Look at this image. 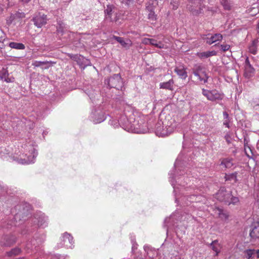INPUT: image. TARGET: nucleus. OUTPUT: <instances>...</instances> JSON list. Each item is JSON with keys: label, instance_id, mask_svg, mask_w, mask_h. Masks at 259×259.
I'll return each instance as SVG.
<instances>
[{"label": "nucleus", "instance_id": "ddd939ff", "mask_svg": "<svg viewBox=\"0 0 259 259\" xmlns=\"http://www.w3.org/2000/svg\"><path fill=\"white\" fill-rule=\"evenodd\" d=\"M34 222L36 223L37 226L40 228H45L48 225V217L41 212H36L34 215Z\"/></svg>", "mask_w": 259, "mask_h": 259}, {"label": "nucleus", "instance_id": "20e7f679", "mask_svg": "<svg viewBox=\"0 0 259 259\" xmlns=\"http://www.w3.org/2000/svg\"><path fill=\"white\" fill-rule=\"evenodd\" d=\"M178 123L168 115L164 119L160 117L155 125V134L159 137H165L170 135L177 128Z\"/></svg>", "mask_w": 259, "mask_h": 259}, {"label": "nucleus", "instance_id": "e433bc0d", "mask_svg": "<svg viewBox=\"0 0 259 259\" xmlns=\"http://www.w3.org/2000/svg\"><path fill=\"white\" fill-rule=\"evenodd\" d=\"M20 252V249L18 247L12 249L10 252H8V255L12 256L13 255H16L19 254Z\"/></svg>", "mask_w": 259, "mask_h": 259}, {"label": "nucleus", "instance_id": "b1692460", "mask_svg": "<svg viewBox=\"0 0 259 259\" xmlns=\"http://www.w3.org/2000/svg\"><path fill=\"white\" fill-rule=\"evenodd\" d=\"M59 26L57 27V32L59 34H61L63 35L66 33H67V35L68 36V34H69V31H67V29L66 28L65 25L62 22L59 21L58 22Z\"/></svg>", "mask_w": 259, "mask_h": 259}, {"label": "nucleus", "instance_id": "2f4dec72", "mask_svg": "<svg viewBox=\"0 0 259 259\" xmlns=\"http://www.w3.org/2000/svg\"><path fill=\"white\" fill-rule=\"evenodd\" d=\"M248 13H250L251 15H255L259 13V9L256 4H253L252 7L247 9Z\"/></svg>", "mask_w": 259, "mask_h": 259}, {"label": "nucleus", "instance_id": "f8f14e48", "mask_svg": "<svg viewBox=\"0 0 259 259\" xmlns=\"http://www.w3.org/2000/svg\"><path fill=\"white\" fill-rule=\"evenodd\" d=\"M231 196V192L226 190L225 188H221L215 195V197L218 200L224 202L226 204L229 202Z\"/></svg>", "mask_w": 259, "mask_h": 259}, {"label": "nucleus", "instance_id": "c03bdc74", "mask_svg": "<svg viewBox=\"0 0 259 259\" xmlns=\"http://www.w3.org/2000/svg\"><path fill=\"white\" fill-rule=\"evenodd\" d=\"M89 97H90V99L93 102H94L95 100V96L94 92H93L92 93H87Z\"/></svg>", "mask_w": 259, "mask_h": 259}, {"label": "nucleus", "instance_id": "e2e57ef3", "mask_svg": "<svg viewBox=\"0 0 259 259\" xmlns=\"http://www.w3.org/2000/svg\"><path fill=\"white\" fill-rule=\"evenodd\" d=\"M177 8H178L177 6H174V7H173V9H177Z\"/></svg>", "mask_w": 259, "mask_h": 259}, {"label": "nucleus", "instance_id": "bb28decb", "mask_svg": "<svg viewBox=\"0 0 259 259\" xmlns=\"http://www.w3.org/2000/svg\"><path fill=\"white\" fill-rule=\"evenodd\" d=\"M216 211L219 215V217L222 220L226 221L228 220L229 214L226 211H225L223 209L219 208H217Z\"/></svg>", "mask_w": 259, "mask_h": 259}, {"label": "nucleus", "instance_id": "0e129e2a", "mask_svg": "<svg viewBox=\"0 0 259 259\" xmlns=\"http://www.w3.org/2000/svg\"><path fill=\"white\" fill-rule=\"evenodd\" d=\"M135 247V245H134V244H133V247H132V249H133V250H134V249Z\"/></svg>", "mask_w": 259, "mask_h": 259}, {"label": "nucleus", "instance_id": "72a5a7b5", "mask_svg": "<svg viewBox=\"0 0 259 259\" xmlns=\"http://www.w3.org/2000/svg\"><path fill=\"white\" fill-rule=\"evenodd\" d=\"M221 164L224 165L226 168H231L233 166V163L232 161V159L226 158L222 160Z\"/></svg>", "mask_w": 259, "mask_h": 259}, {"label": "nucleus", "instance_id": "3c124183", "mask_svg": "<svg viewBox=\"0 0 259 259\" xmlns=\"http://www.w3.org/2000/svg\"><path fill=\"white\" fill-rule=\"evenodd\" d=\"M254 256L256 258H259V249H254Z\"/></svg>", "mask_w": 259, "mask_h": 259}, {"label": "nucleus", "instance_id": "9b49d317", "mask_svg": "<svg viewBox=\"0 0 259 259\" xmlns=\"http://www.w3.org/2000/svg\"><path fill=\"white\" fill-rule=\"evenodd\" d=\"M202 94L206 97V98L211 101H215L217 100L222 99V95L217 90H207L202 89Z\"/></svg>", "mask_w": 259, "mask_h": 259}, {"label": "nucleus", "instance_id": "a19ab883", "mask_svg": "<svg viewBox=\"0 0 259 259\" xmlns=\"http://www.w3.org/2000/svg\"><path fill=\"white\" fill-rule=\"evenodd\" d=\"M49 62L47 61H35L32 63V65L35 67H39L42 65L48 64Z\"/></svg>", "mask_w": 259, "mask_h": 259}, {"label": "nucleus", "instance_id": "6ab92c4d", "mask_svg": "<svg viewBox=\"0 0 259 259\" xmlns=\"http://www.w3.org/2000/svg\"><path fill=\"white\" fill-rule=\"evenodd\" d=\"M16 242V237L13 235H6L1 241V244L4 246H10Z\"/></svg>", "mask_w": 259, "mask_h": 259}, {"label": "nucleus", "instance_id": "37998d69", "mask_svg": "<svg viewBox=\"0 0 259 259\" xmlns=\"http://www.w3.org/2000/svg\"><path fill=\"white\" fill-rule=\"evenodd\" d=\"M221 49L224 52H226V51L229 50V49L230 48V46L229 45H221Z\"/></svg>", "mask_w": 259, "mask_h": 259}, {"label": "nucleus", "instance_id": "cd10ccee", "mask_svg": "<svg viewBox=\"0 0 259 259\" xmlns=\"http://www.w3.org/2000/svg\"><path fill=\"white\" fill-rule=\"evenodd\" d=\"M8 46L11 48L16 50H24L25 48V45L20 42H11L9 44Z\"/></svg>", "mask_w": 259, "mask_h": 259}, {"label": "nucleus", "instance_id": "13d9d810", "mask_svg": "<svg viewBox=\"0 0 259 259\" xmlns=\"http://www.w3.org/2000/svg\"><path fill=\"white\" fill-rule=\"evenodd\" d=\"M4 42L0 39V48L3 49L4 48Z\"/></svg>", "mask_w": 259, "mask_h": 259}, {"label": "nucleus", "instance_id": "c85d7f7f", "mask_svg": "<svg viewBox=\"0 0 259 259\" xmlns=\"http://www.w3.org/2000/svg\"><path fill=\"white\" fill-rule=\"evenodd\" d=\"M25 17V14L23 12H17L15 14H12L10 18L7 20L8 23H11L16 18H22Z\"/></svg>", "mask_w": 259, "mask_h": 259}, {"label": "nucleus", "instance_id": "7c9ffc66", "mask_svg": "<svg viewBox=\"0 0 259 259\" xmlns=\"http://www.w3.org/2000/svg\"><path fill=\"white\" fill-rule=\"evenodd\" d=\"M221 3L226 10H230L233 6V3L230 0H221Z\"/></svg>", "mask_w": 259, "mask_h": 259}, {"label": "nucleus", "instance_id": "f704fd0d", "mask_svg": "<svg viewBox=\"0 0 259 259\" xmlns=\"http://www.w3.org/2000/svg\"><path fill=\"white\" fill-rule=\"evenodd\" d=\"M257 40H254L252 41V45L249 47V50L250 52L252 54H256L257 52V47H256V44H257Z\"/></svg>", "mask_w": 259, "mask_h": 259}, {"label": "nucleus", "instance_id": "58836bf2", "mask_svg": "<svg viewBox=\"0 0 259 259\" xmlns=\"http://www.w3.org/2000/svg\"><path fill=\"white\" fill-rule=\"evenodd\" d=\"M239 202V199L236 197H232V196L229 199V202L227 203V204L230 205L231 204H236Z\"/></svg>", "mask_w": 259, "mask_h": 259}, {"label": "nucleus", "instance_id": "a878e982", "mask_svg": "<svg viewBox=\"0 0 259 259\" xmlns=\"http://www.w3.org/2000/svg\"><path fill=\"white\" fill-rule=\"evenodd\" d=\"M216 55L217 52L215 51H207L197 53V56L201 59L207 58L213 56H215Z\"/></svg>", "mask_w": 259, "mask_h": 259}, {"label": "nucleus", "instance_id": "5701e85b", "mask_svg": "<svg viewBox=\"0 0 259 259\" xmlns=\"http://www.w3.org/2000/svg\"><path fill=\"white\" fill-rule=\"evenodd\" d=\"M174 84V80L171 79L168 81L160 83L159 86L160 89H166L171 91L173 90Z\"/></svg>", "mask_w": 259, "mask_h": 259}, {"label": "nucleus", "instance_id": "864d4df0", "mask_svg": "<svg viewBox=\"0 0 259 259\" xmlns=\"http://www.w3.org/2000/svg\"><path fill=\"white\" fill-rule=\"evenodd\" d=\"M248 66H251L250 62H249V59L248 58H247L245 60V65H244V67H248Z\"/></svg>", "mask_w": 259, "mask_h": 259}, {"label": "nucleus", "instance_id": "09e8293b", "mask_svg": "<svg viewBox=\"0 0 259 259\" xmlns=\"http://www.w3.org/2000/svg\"><path fill=\"white\" fill-rule=\"evenodd\" d=\"M148 18L151 20H154L155 19L154 12L151 10L150 11V13L148 14Z\"/></svg>", "mask_w": 259, "mask_h": 259}, {"label": "nucleus", "instance_id": "473e14b6", "mask_svg": "<svg viewBox=\"0 0 259 259\" xmlns=\"http://www.w3.org/2000/svg\"><path fill=\"white\" fill-rule=\"evenodd\" d=\"M123 47L128 49L132 46V43L131 40L127 39L124 40L123 38L118 41Z\"/></svg>", "mask_w": 259, "mask_h": 259}, {"label": "nucleus", "instance_id": "bf43d9fd", "mask_svg": "<svg viewBox=\"0 0 259 259\" xmlns=\"http://www.w3.org/2000/svg\"><path fill=\"white\" fill-rule=\"evenodd\" d=\"M57 257H58V259H67L64 256H61L60 255H58Z\"/></svg>", "mask_w": 259, "mask_h": 259}, {"label": "nucleus", "instance_id": "aec40b11", "mask_svg": "<svg viewBox=\"0 0 259 259\" xmlns=\"http://www.w3.org/2000/svg\"><path fill=\"white\" fill-rule=\"evenodd\" d=\"M223 38V36L220 33H215L214 35H211L210 37H206L205 38L206 44L211 45L216 41H221Z\"/></svg>", "mask_w": 259, "mask_h": 259}, {"label": "nucleus", "instance_id": "69168bd1", "mask_svg": "<svg viewBox=\"0 0 259 259\" xmlns=\"http://www.w3.org/2000/svg\"><path fill=\"white\" fill-rule=\"evenodd\" d=\"M0 79H2L1 74H0Z\"/></svg>", "mask_w": 259, "mask_h": 259}, {"label": "nucleus", "instance_id": "4c0bfd02", "mask_svg": "<svg viewBox=\"0 0 259 259\" xmlns=\"http://www.w3.org/2000/svg\"><path fill=\"white\" fill-rule=\"evenodd\" d=\"M244 151L246 155V156L249 157L251 158L252 155L253 153L251 150V148L248 146H246L245 144L244 145Z\"/></svg>", "mask_w": 259, "mask_h": 259}, {"label": "nucleus", "instance_id": "052dcab7", "mask_svg": "<svg viewBox=\"0 0 259 259\" xmlns=\"http://www.w3.org/2000/svg\"><path fill=\"white\" fill-rule=\"evenodd\" d=\"M31 0H20L21 2L24 4L28 3L29 2H30Z\"/></svg>", "mask_w": 259, "mask_h": 259}, {"label": "nucleus", "instance_id": "a211bd4d", "mask_svg": "<svg viewBox=\"0 0 259 259\" xmlns=\"http://www.w3.org/2000/svg\"><path fill=\"white\" fill-rule=\"evenodd\" d=\"M142 42L144 45H151L159 49H163L164 47L163 44L152 38H144L142 39Z\"/></svg>", "mask_w": 259, "mask_h": 259}, {"label": "nucleus", "instance_id": "f3484780", "mask_svg": "<svg viewBox=\"0 0 259 259\" xmlns=\"http://www.w3.org/2000/svg\"><path fill=\"white\" fill-rule=\"evenodd\" d=\"M174 71L179 77L182 79H185L188 76L186 68L183 65H177Z\"/></svg>", "mask_w": 259, "mask_h": 259}, {"label": "nucleus", "instance_id": "6e6552de", "mask_svg": "<svg viewBox=\"0 0 259 259\" xmlns=\"http://www.w3.org/2000/svg\"><path fill=\"white\" fill-rule=\"evenodd\" d=\"M74 241L73 237L69 233H64L60 238V242L58 244V248L64 247L67 248H72Z\"/></svg>", "mask_w": 259, "mask_h": 259}, {"label": "nucleus", "instance_id": "7ed1b4c3", "mask_svg": "<svg viewBox=\"0 0 259 259\" xmlns=\"http://www.w3.org/2000/svg\"><path fill=\"white\" fill-rule=\"evenodd\" d=\"M37 145L32 140H29L23 144L21 151L15 152L13 155V159L18 163L28 164L35 162L37 155L36 150Z\"/></svg>", "mask_w": 259, "mask_h": 259}, {"label": "nucleus", "instance_id": "ea45409f", "mask_svg": "<svg viewBox=\"0 0 259 259\" xmlns=\"http://www.w3.org/2000/svg\"><path fill=\"white\" fill-rule=\"evenodd\" d=\"M0 74H1L2 80L4 79L5 78L7 77V76H8L9 75L8 71L3 67L1 69Z\"/></svg>", "mask_w": 259, "mask_h": 259}, {"label": "nucleus", "instance_id": "338daca9", "mask_svg": "<svg viewBox=\"0 0 259 259\" xmlns=\"http://www.w3.org/2000/svg\"><path fill=\"white\" fill-rule=\"evenodd\" d=\"M48 68H49V67L48 66V67H45V69H48Z\"/></svg>", "mask_w": 259, "mask_h": 259}, {"label": "nucleus", "instance_id": "f257e3e1", "mask_svg": "<svg viewBox=\"0 0 259 259\" xmlns=\"http://www.w3.org/2000/svg\"><path fill=\"white\" fill-rule=\"evenodd\" d=\"M176 174L169 173V181L174 188L176 197V202L180 203L182 205H189L192 203L202 202L205 203V198L201 195L195 194L187 195V193H183L182 196L179 197L178 193L181 191V189L185 188L186 184L189 181L190 175L188 170L186 169V166L184 161L182 160L181 154H180L176 160L175 163Z\"/></svg>", "mask_w": 259, "mask_h": 259}, {"label": "nucleus", "instance_id": "4468645a", "mask_svg": "<svg viewBox=\"0 0 259 259\" xmlns=\"http://www.w3.org/2000/svg\"><path fill=\"white\" fill-rule=\"evenodd\" d=\"M180 218H177V219H175L174 221H170L171 223H165L164 222V227L166 228V233L172 230H175L179 226H184V228H186L185 222H181L180 221Z\"/></svg>", "mask_w": 259, "mask_h": 259}, {"label": "nucleus", "instance_id": "603ef678", "mask_svg": "<svg viewBox=\"0 0 259 259\" xmlns=\"http://www.w3.org/2000/svg\"><path fill=\"white\" fill-rule=\"evenodd\" d=\"M224 125H225L227 127L229 128V119H226L224 120Z\"/></svg>", "mask_w": 259, "mask_h": 259}, {"label": "nucleus", "instance_id": "a18cd8bd", "mask_svg": "<svg viewBox=\"0 0 259 259\" xmlns=\"http://www.w3.org/2000/svg\"><path fill=\"white\" fill-rule=\"evenodd\" d=\"M14 78L12 76L9 77V76H7V77L4 79V80L7 82H13L14 81Z\"/></svg>", "mask_w": 259, "mask_h": 259}, {"label": "nucleus", "instance_id": "c756f323", "mask_svg": "<svg viewBox=\"0 0 259 259\" xmlns=\"http://www.w3.org/2000/svg\"><path fill=\"white\" fill-rule=\"evenodd\" d=\"M244 256L247 259H254V249H248L245 250L243 252Z\"/></svg>", "mask_w": 259, "mask_h": 259}, {"label": "nucleus", "instance_id": "9d476101", "mask_svg": "<svg viewBox=\"0 0 259 259\" xmlns=\"http://www.w3.org/2000/svg\"><path fill=\"white\" fill-rule=\"evenodd\" d=\"M177 218H180V221L181 222H188L191 219H193L192 215L188 213H184L183 214H180L179 212H175L169 218H167L165 219V223H171L170 222L174 221L175 219H177Z\"/></svg>", "mask_w": 259, "mask_h": 259}, {"label": "nucleus", "instance_id": "39448f33", "mask_svg": "<svg viewBox=\"0 0 259 259\" xmlns=\"http://www.w3.org/2000/svg\"><path fill=\"white\" fill-rule=\"evenodd\" d=\"M194 81L195 84H204L208 81L209 76L205 68L201 64H196L192 68Z\"/></svg>", "mask_w": 259, "mask_h": 259}, {"label": "nucleus", "instance_id": "dca6fc26", "mask_svg": "<svg viewBox=\"0 0 259 259\" xmlns=\"http://www.w3.org/2000/svg\"><path fill=\"white\" fill-rule=\"evenodd\" d=\"M48 19L47 15L39 13L33 18L34 24L38 28L41 27L47 23Z\"/></svg>", "mask_w": 259, "mask_h": 259}, {"label": "nucleus", "instance_id": "6e6d98bb", "mask_svg": "<svg viewBox=\"0 0 259 259\" xmlns=\"http://www.w3.org/2000/svg\"><path fill=\"white\" fill-rule=\"evenodd\" d=\"M112 38H114V39H115L117 41H118L119 40H120L121 39L120 37L116 36L115 35H113Z\"/></svg>", "mask_w": 259, "mask_h": 259}, {"label": "nucleus", "instance_id": "680f3d73", "mask_svg": "<svg viewBox=\"0 0 259 259\" xmlns=\"http://www.w3.org/2000/svg\"><path fill=\"white\" fill-rule=\"evenodd\" d=\"M20 207H21V206L20 205H18V206H16V209H19L20 208Z\"/></svg>", "mask_w": 259, "mask_h": 259}, {"label": "nucleus", "instance_id": "0eeeda50", "mask_svg": "<svg viewBox=\"0 0 259 259\" xmlns=\"http://www.w3.org/2000/svg\"><path fill=\"white\" fill-rule=\"evenodd\" d=\"M90 118L95 124H97L104 121L106 117L104 112L100 108H98L92 111Z\"/></svg>", "mask_w": 259, "mask_h": 259}, {"label": "nucleus", "instance_id": "1a4fd4ad", "mask_svg": "<svg viewBox=\"0 0 259 259\" xmlns=\"http://www.w3.org/2000/svg\"><path fill=\"white\" fill-rule=\"evenodd\" d=\"M105 19L111 22H117L119 19V15L116 9L112 5H107L105 10Z\"/></svg>", "mask_w": 259, "mask_h": 259}, {"label": "nucleus", "instance_id": "5fc2aeb1", "mask_svg": "<svg viewBox=\"0 0 259 259\" xmlns=\"http://www.w3.org/2000/svg\"><path fill=\"white\" fill-rule=\"evenodd\" d=\"M223 116L225 120L229 119V114L226 112H223Z\"/></svg>", "mask_w": 259, "mask_h": 259}, {"label": "nucleus", "instance_id": "de8ad7c7", "mask_svg": "<svg viewBox=\"0 0 259 259\" xmlns=\"http://www.w3.org/2000/svg\"><path fill=\"white\" fill-rule=\"evenodd\" d=\"M72 36H73V37H75L76 38H79V39L80 40V38H79V36L78 34H75L74 33H73V32H69V34H68V37L70 39H71V37Z\"/></svg>", "mask_w": 259, "mask_h": 259}, {"label": "nucleus", "instance_id": "4be33fe9", "mask_svg": "<svg viewBox=\"0 0 259 259\" xmlns=\"http://www.w3.org/2000/svg\"><path fill=\"white\" fill-rule=\"evenodd\" d=\"M250 236L252 239L259 237V223H255L252 225V228L250 232Z\"/></svg>", "mask_w": 259, "mask_h": 259}, {"label": "nucleus", "instance_id": "8fccbe9b", "mask_svg": "<svg viewBox=\"0 0 259 259\" xmlns=\"http://www.w3.org/2000/svg\"><path fill=\"white\" fill-rule=\"evenodd\" d=\"M225 139L228 143H230L231 142V137L229 134L225 135Z\"/></svg>", "mask_w": 259, "mask_h": 259}, {"label": "nucleus", "instance_id": "4d7b16f0", "mask_svg": "<svg viewBox=\"0 0 259 259\" xmlns=\"http://www.w3.org/2000/svg\"><path fill=\"white\" fill-rule=\"evenodd\" d=\"M120 1L122 3L128 4V2H130L131 0H120Z\"/></svg>", "mask_w": 259, "mask_h": 259}, {"label": "nucleus", "instance_id": "412c9836", "mask_svg": "<svg viewBox=\"0 0 259 259\" xmlns=\"http://www.w3.org/2000/svg\"><path fill=\"white\" fill-rule=\"evenodd\" d=\"M209 246L211 247V249L215 252V255H218L222 249V246L219 241L215 240L212 241V242L209 244Z\"/></svg>", "mask_w": 259, "mask_h": 259}, {"label": "nucleus", "instance_id": "2eb2a0df", "mask_svg": "<svg viewBox=\"0 0 259 259\" xmlns=\"http://www.w3.org/2000/svg\"><path fill=\"white\" fill-rule=\"evenodd\" d=\"M25 213L26 212L24 208H23V211L19 210L14 215V221H11L9 224L11 226L14 225L15 226H17L21 224L23 221L25 220L24 219V217Z\"/></svg>", "mask_w": 259, "mask_h": 259}, {"label": "nucleus", "instance_id": "49530a36", "mask_svg": "<svg viewBox=\"0 0 259 259\" xmlns=\"http://www.w3.org/2000/svg\"><path fill=\"white\" fill-rule=\"evenodd\" d=\"M237 172H235L230 175L229 179L234 180L235 182H237Z\"/></svg>", "mask_w": 259, "mask_h": 259}, {"label": "nucleus", "instance_id": "423d86ee", "mask_svg": "<svg viewBox=\"0 0 259 259\" xmlns=\"http://www.w3.org/2000/svg\"><path fill=\"white\" fill-rule=\"evenodd\" d=\"M105 83L110 88H115L118 90H122L123 81L119 74H114L112 76L105 80Z\"/></svg>", "mask_w": 259, "mask_h": 259}, {"label": "nucleus", "instance_id": "393cba45", "mask_svg": "<svg viewBox=\"0 0 259 259\" xmlns=\"http://www.w3.org/2000/svg\"><path fill=\"white\" fill-rule=\"evenodd\" d=\"M255 72V69L252 66H248L244 67V76L246 78H249L252 77Z\"/></svg>", "mask_w": 259, "mask_h": 259}, {"label": "nucleus", "instance_id": "f03ea898", "mask_svg": "<svg viewBox=\"0 0 259 259\" xmlns=\"http://www.w3.org/2000/svg\"><path fill=\"white\" fill-rule=\"evenodd\" d=\"M109 124L116 128L120 125L124 130L131 133L144 134L148 131L147 123L140 117H137L133 110H125L119 120L111 119Z\"/></svg>", "mask_w": 259, "mask_h": 259}, {"label": "nucleus", "instance_id": "774afa93", "mask_svg": "<svg viewBox=\"0 0 259 259\" xmlns=\"http://www.w3.org/2000/svg\"><path fill=\"white\" fill-rule=\"evenodd\" d=\"M25 205H26V207H27V204H26Z\"/></svg>", "mask_w": 259, "mask_h": 259}, {"label": "nucleus", "instance_id": "79ce46f5", "mask_svg": "<svg viewBox=\"0 0 259 259\" xmlns=\"http://www.w3.org/2000/svg\"><path fill=\"white\" fill-rule=\"evenodd\" d=\"M32 240L29 241L27 242L26 246H25V249L27 250H28L29 249H32L33 246H34V247H36L35 243L33 244L32 245Z\"/></svg>", "mask_w": 259, "mask_h": 259}, {"label": "nucleus", "instance_id": "c9c22d12", "mask_svg": "<svg viewBox=\"0 0 259 259\" xmlns=\"http://www.w3.org/2000/svg\"><path fill=\"white\" fill-rule=\"evenodd\" d=\"M199 3V2H197V1H194L193 2V0H190L189 1V4H188V9L190 11H193V10H194V8L193 7H196L198 4Z\"/></svg>", "mask_w": 259, "mask_h": 259}]
</instances>
